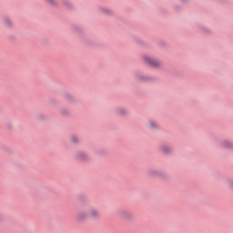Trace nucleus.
<instances>
[{"mask_svg":"<svg viewBox=\"0 0 233 233\" xmlns=\"http://www.w3.org/2000/svg\"><path fill=\"white\" fill-rule=\"evenodd\" d=\"M143 59L145 64L152 66V68H159V66H161V62L152 58L151 56H144Z\"/></svg>","mask_w":233,"mask_h":233,"instance_id":"1","label":"nucleus"},{"mask_svg":"<svg viewBox=\"0 0 233 233\" xmlns=\"http://www.w3.org/2000/svg\"><path fill=\"white\" fill-rule=\"evenodd\" d=\"M100 216L99 210L96 208H91L88 212V218H92V219H98Z\"/></svg>","mask_w":233,"mask_h":233,"instance_id":"2","label":"nucleus"},{"mask_svg":"<svg viewBox=\"0 0 233 233\" xmlns=\"http://www.w3.org/2000/svg\"><path fill=\"white\" fill-rule=\"evenodd\" d=\"M76 218L77 221H85V219H88V212L82 210L76 214Z\"/></svg>","mask_w":233,"mask_h":233,"instance_id":"3","label":"nucleus"},{"mask_svg":"<svg viewBox=\"0 0 233 233\" xmlns=\"http://www.w3.org/2000/svg\"><path fill=\"white\" fill-rule=\"evenodd\" d=\"M118 216L122 219H132V218H134V215H132L130 211H125V210L119 211Z\"/></svg>","mask_w":233,"mask_h":233,"instance_id":"4","label":"nucleus"},{"mask_svg":"<svg viewBox=\"0 0 233 233\" xmlns=\"http://www.w3.org/2000/svg\"><path fill=\"white\" fill-rule=\"evenodd\" d=\"M76 158L79 161H88L89 157L86 152L80 151L76 154Z\"/></svg>","mask_w":233,"mask_h":233,"instance_id":"5","label":"nucleus"},{"mask_svg":"<svg viewBox=\"0 0 233 233\" xmlns=\"http://www.w3.org/2000/svg\"><path fill=\"white\" fill-rule=\"evenodd\" d=\"M4 25L6 28H12L14 26V23H12V20L8 17L4 18Z\"/></svg>","mask_w":233,"mask_h":233,"instance_id":"6","label":"nucleus"},{"mask_svg":"<svg viewBox=\"0 0 233 233\" xmlns=\"http://www.w3.org/2000/svg\"><path fill=\"white\" fill-rule=\"evenodd\" d=\"M171 148H170V147H168V146H163L162 147H161V151L164 153V154H168V152H171Z\"/></svg>","mask_w":233,"mask_h":233,"instance_id":"7","label":"nucleus"},{"mask_svg":"<svg viewBox=\"0 0 233 233\" xmlns=\"http://www.w3.org/2000/svg\"><path fill=\"white\" fill-rule=\"evenodd\" d=\"M222 145L225 148H232L233 147V144L230 141H224Z\"/></svg>","mask_w":233,"mask_h":233,"instance_id":"8","label":"nucleus"},{"mask_svg":"<svg viewBox=\"0 0 233 233\" xmlns=\"http://www.w3.org/2000/svg\"><path fill=\"white\" fill-rule=\"evenodd\" d=\"M149 128H157V124L154 121L149 122Z\"/></svg>","mask_w":233,"mask_h":233,"instance_id":"9","label":"nucleus"},{"mask_svg":"<svg viewBox=\"0 0 233 233\" xmlns=\"http://www.w3.org/2000/svg\"><path fill=\"white\" fill-rule=\"evenodd\" d=\"M118 114H120V116H124L125 114H127V109L119 108L118 109Z\"/></svg>","mask_w":233,"mask_h":233,"instance_id":"10","label":"nucleus"},{"mask_svg":"<svg viewBox=\"0 0 233 233\" xmlns=\"http://www.w3.org/2000/svg\"><path fill=\"white\" fill-rule=\"evenodd\" d=\"M149 176H157V171L152 169V170H149Z\"/></svg>","mask_w":233,"mask_h":233,"instance_id":"11","label":"nucleus"},{"mask_svg":"<svg viewBox=\"0 0 233 233\" xmlns=\"http://www.w3.org/2000/svg\"><path fill=\"white\" fill-rule=\"evenodd\" d=\"M77 141H79V138H77V137H71V142L72 143H77Z\"/></svg>","mask_w":233,"mask_h":233,"instance_id":"12","label":"nucleus"},{"mask_svg":"<svg viewBox=\"0 0 233 233\" xmlns=\"http://www.w3.org/2000/svg\"><path fill=\"white\" fill-rule=\"evenodd\" d=\"M46 2H47L49 5H56V1H54V0H46Z\"/></svg>","mask_w":233,"mask_h":233,"instance_id":"13","label":"nucleus"},{"mask_svg":"<svg viewBox=\"0 0 233 233\" xmlns=\"http://www.w3.org/2000/svg\"><path fill=\"white\" fill-rule=\"evenodd\" d=\"M104 12H105V14H110V10H108V9H105Z\"/></svg>","mask_w":233,"mask_h":233,"instance_id":"14","label":"nucleus"}]
</instances>
